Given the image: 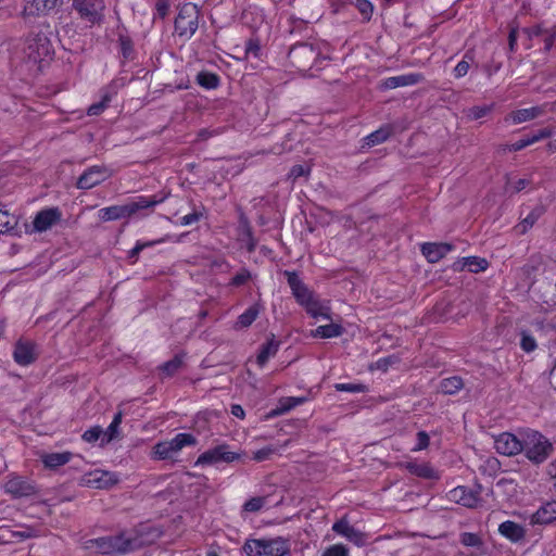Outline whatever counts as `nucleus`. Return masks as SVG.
<instances>
[{
  "label": "nucleus",
  "mask_w": 556,
  "mask_h": 556,
  "mask_svg": "<svg viewBox=\"0 0 556 556\" xmlns=\"http://www.w3.org/2000/svg\"><path fill=\"white\" fill-rule=\"evenodd\" d=\"M84 549L102 555H123L139 549L142 546L140 538L132 532H121L116 535L85 540Z\"/></svg>",
  "instance_id": "nucleus-1"
},
{
  "label": "nucleus",
  "mask_w": 556,
  "mask_h": 556,
  "mask_svg": "<svg viewBox=\"0 0 556 556\" xmlns=\"http://www.w3.org/2000/svg\"><path fill=\"white\" fill-rule=\"evenodd\" d=\"M167 194H154L151 197H137L124 205H113L103 207L99 211V217L103 222H111L122 218H130L132 216L146 217L149 215L147 211L152 212L155 205L163 203Z\"/></svg>",
  "instance_id": "nucleus-2"
},
{
  "label": "nucleus",
  "mask_w": 556,
  "mask_h": 556,
  "mask_svg": "<svg viewBox=\"0 0 556 556\" xmlns=\"http://www.w3.org/2000/svg\"><path fill=\"white\" fill-rule=\"evenodd\" d=\"M53 53V46L47 33L31 31L25 38L23 62L30 73H38L42 64L52 59Z\"/></svg>",
  "instance_id": "nucleus-3"
},
{
  "label": "nucleus",
  "mask_w": 556,
  "mask_h": 556,
  "mask_svg": "<svg viewBox=\"0 0 556 556\" xmlns=\"http://www.w3.org/2000/svg\"><path fill=\"white\" fill-rule=\"evenodd\" d=\"M325 60L326 58L321 55L320 46L311 41L293 45L288 53L290 66L304 75L313 70L320 71Z\"/></svg>",
  "instance_id": "nucleus-4"
},
{
  "label": "nucleus",
  "mask_w": 556,
  "mask_h": 556,
  "mask_svg": "<svg viewBox=\"0 0 556 556\" xmlns=\"http://www.w3.org/2000/svg\"><path fill=\"white\" fill-rule=\"evenodd\" d=\"M247 556H285L290 551L288 540L283 538L247 540L243 545Z\"/></svg>",
  "instance_id": "nucleus-5"
},
{
  "label": "nucleus",
  "mask_w": 556,
  "mask_h": 556,
  "mask_svg": "<svg viewBox=\"0 0 556 556\" xmlns=\"http://www.w3.org/2000/svg\"><path fill=\"white\" fill-rule=\"evenodd\" d=\"M523 452L533 463H543L553 450L552 443L536 431L527 432L523 440Z\"/></svg>",
  "instance_id": "nucleus-6"
},
{
  "label": "nucleus",
  "mask_w": 556,
  "mask_h": 556,
  "mask_svg": "<svg viewBox=\"0 0 556 556\" xmlns=\"http://www.w3.org/2000/svg\"><path fill=\"white\" fill-rule=\"evenodd\" d=\"M200 12L195 4L185 3L179 8L175 18V30L179 37L190 39L199 27Z\"/></svg>",
  "instance_id": "nucleus-7"
},
{
  "label": "nucleus",
  "mask_w": 556,
  "mask_h": 556,
  "mask_svg": "<svg viewBox=\"0 0 556 556\" xmlns=\"http://www.w3.org/2000/svg\"><path fill=\"white\" fill-rule=\"evenodd\" d=\"M195 438L190 433H178L169 441L157 443L153 448V455L157 459L170 458L187 445H194Z\"/></svg>",
  "instance_id": "nucleus-8"
},
{
  "label": "nucleus",
  "mask_w": 556,
  "mask_h": 556,
  "mask_svg": "<svg viewBox=\"0 0 556 556\" xmlns=\"http://www.w3.org/2000/svg\"><path fill=\"white\" fill-rule=\"evenodd\" d=\"M240 458V454L229 451L227 444H220L202 453L197 462V466H210L217 463H232Z\"/></svg>",
  "instance_id": "nucleus-9"
},
{
  "label": "nucleus",
  "mask_w": 556,
  "mask_h": 556,
  "mask_svg": "<svg viewBox=\"0 0 556 556\" xmlns=\"http://www.w3.org/2000/svg\"><path fill=\"white\" fill-rule=\"evenodd\" d=\"M73 8L83 20L96 24L103 17L105 2L104 0H73Z\"/></svg>",
  "instance_id": "nucleus-10"
},
{
  "label": "nucleus",
  "mask_w": 556,
  "mask_h": 556,
  "mask_svg": "<svg viewBox=\"0 0 556 556\" xmlns=\"http://www.w3.org/2000/svg\"><path fill=\"white\" fill-rule=\"evenodd\" d=\"M118 482L116 473L100 469L86 472L79 478V485L92 489H108Z\"/></svg>",
  "instance_id": "nucleus-11"
},
{
  "label": "nucleus",
  "mask_w": 556,
  "mask_h": 556,
  "mask_svg": "<svg viewBox=\"0 0 556 556\" xmlns=\"http://www.w3.org/2000/svg\"><path fill=\"white\" fill-rule=\"evenodd\" d=\"M14 361L23 366L34 363L38 357V348L36 343L28 339H20L15 343L13 352Z\"/></svg>",
  "instance_id": "nucleus-12"
},
{
  "label": "nucleus",
  "mask_w": 556,
  "mask_h": 556,
  "mask_svg": "<svg viewBox=\"0 0 556 556\" xmlns=\"http://www.w3.org/2000/svg\"><path fill=\"white\" fill-rule=\"evenodd\" d=\"M494 447L497 453L506 456L517 455L523 450L522 441L509 432L498 434L494 439Z\"/></svg>",
  "instance_id": "nucleus-13"
},
{
  "label": "nucleus",
  "mask_w": 556,
  "mask_h": 556,
  "mask_svg": "<svg viewBox=\"0 0 556 556\" xmlns=\"http://www.w3.org/2000/svg\"><path fill=\"white\" fill-rule=\"evenodd\" d=\"M283 274L287 277L293 296L300 305L303 306L315 296L295 271L286 270Z\"/></svg>",
  "instance_id": "nucleus-14"
},
{
  "label": "nucleus",
  "mask_w": 556,
  "mask_h": 556,
  "mask_svg": "<svg viewBox=\"0 0 556 556\" xmlns=\"http://www.w3.org/2000/svg\"><path fill=\"white\" fill-rule=\"evenodd\" d=\"M451 502L465 506L467 508H477L481 505V500L478 493L466 486H457L451 490L447 494Z\"/></svg>",
  "instance_id": "nucleus-15"
},
{
  "label": "nucleus",
  "mask_w": 556,
  "mask_h": 556,
  "mask_svg": "<svg viewBox=\"0 0 556 556\" xmlns=\"http://www.w3.org/2000/svg\"><path fill=\"white\" fill-rule=\"evenodd\" d=\"M62 214L58 207L45 208L38 212L33 220L34 230L43 232L61 220Z\"/></svg>",
  "instance_id": "nucleus-16"
},
{
  "label": "nucleus",
  "mask_w": 556,
  "mask_h": 556,
  "mask_svg": "<svg viewBox=\"0 0 556 556\" xmlns=\"http://www.w3.org/2000/svg\"><path fill=\"white\" fill-rule=\"evenodd\" d=\"M106 169L101 166H91L86 169L77 180V188L88 190L106 179Z\"/></svg>",
  "instance_id": "nucleus-17"
},
{
  "label": "nucleus",
  "mask_w": 556,
  "mask_h": 556,
  "mask_svg": "<svg viewBox=\"0 0 556 556\" xmlns=\"http://www.w3.org/2000/svg\"><path fill=\"white\" fill-rule=\"evenodd\" d=\"M25 5L23 13L25 16L48 15L55 10L62 0H24Z\"/></svg>",
  "instance_id": "nucleus-18"
},
{
  "label": "nucleus",
  "mask_w": 556,
  "mask_h": 556,
  "mask_svg": "<svg viewBox=\"0 0 556 556\" xmlns=\"http://www.w3.org/2000/svg\"><path fill=\"white\" fill-rule=\"evenodd\" d=\"M332 530L344 538H346L350 542L355 545H364L366 542V535L355 529L353 526L349 523L346 519H340L332 525Z\"/></svg>",
  "instance_id": "nucleus-19"
},
{
  "label": "nucleus",
  "mask_w": 556,
  "mask_h": 556,
  "mask_svg": "<svg viewBox=\"0 0 556 556\" xmlns=\"http://www.w3.org/2000/svg\"><path fill=\"white\" fill-rule=\"evenodd\" d=\"M307 400V395L281 397L277 406L266 414L265 419H271L277 416L283 415L291 410L292 408L305 403Z\"/></svg>",
  "instance_id": "nucleus-20"
},
{
  "label": "nucleus",
  "mask_w": 556,
  "mask_h": 556,
  "mask_svg": "<svg viewBox=\"0 0 556 556\" xmlns=\"http://www.w3.org/2000/svg\"><path fill=\"white\" fill-rule=\"evenodd\" d=\"M424 80L422 74L419 73H410L405 75L392 76L386 78L381 83V88L383 89H395L399 87L413 86L419 84Z\"/></svg>",
  "instance_id": "nucleus-21"
},
{
  "label": "nucleus",
  "mask_w": 556,
  "mask_h": 556,
  "mask_svg": "<svg viewBox=\"0 0 556 556\" xmlns=\"http://www.w3.org/2000/svg\"><path fill=\"white\" fill-rule=\"evenodd\" d=\"M452 250L453 247L450 243L427 242L421 245V252L430 263L439 262Z\"/></svg>",
  "instance_id": "nucleus-22"
},
{
  "label": "nucleus",
  "mask_w": 556,
  "mask_h": 556,
  "mask_svg": "<svg viewBox=\"0 0 556 556\" xmlns=\"http://www.w3.org/2000/svg\"><path fill=\"white\" fill-rule=\"evenodd\" d=\"M489 267V262L483 257L468 256L456 261L453 264L454 270H464L467 268L470 273H481Z\"/></svg>",
  "instance_id": "nucleus-23"
},
{
  "label": "nucleus",
  "mask_w": 556,
  "mask_h": 556,
  "mask_svg": "<svg viewBox=\"0 0 556 556\" xmlns=\"http://www.w3.org/2000/svg\"><path fill=\"white\" fill-rule=\"evenodd\" d=\"M556 520V502L542 505L531 517L534 525H547Z\"/></svg>",
  "instance_id": "nucleus-24"
},
{
  "label": "nucleus",
  "mask_w": 556,
  "mask_h": 556,
  "mask_svg": "<svg viewBox=\"0 0 556 556\" xmlns=\"http://www.w3.org/2000/svg\"><path fill=\"white\" fill-rule=\"evenodd\" d=\"M5 491L15 497H23L31 494L33 488L20 477H14L7 481Z\"/></svg>",
  "instance_id": "nucleus-25"
},
{
  "label": "nucleus",
  "mask_w": 556,
  "mask_h": 556,
  "mask_svg": "<svg viewBox=\"0 0 556 556\" xmlns=\"http://www.w3.org/2000/svg\"><path fill=\"white\" fill-rule=\"evenodd\" d=\"M498 532L513 542H518L525 536V529L510 520L502 522L498 527Z\"/></svg>",
  "instance_id": "nucleus-26"
},
{
  "label": "nucleus",
  "mask_w": 556,
  "mask_h": 556,
  "mask_svg": "<svg viewBox=\"0 0 556 556\" xmlns=\"http://www.w3.org/2000/svg\"><path fill=\"white\" fill-rule=\"evenodd\" d=\"M406 468L408 471L419 478L435 480L439 479V473L427 463H408Z\"/></svg>",
  "instance_id": "nucleus-27"
},
{
  "label": "nucleus",
  "mask_w": 556,
  "mask_h": 556,
  "mask_svg": "<svg viewBox=\"0 0 556 556\" xmlns=\"http://www.w3.org/2000/svg\"><path fill=\"white\" fill-rule=\"evenodd\" d=\"M394 132V126L391 124L382 125L379 129L372 131L366 137V143L374 147L387 141Z\"/></svg>",
  "instance_id": "nucleus-28"
},
{
  "label": "nucleus",
  "mask_w": 556,
  "mask_h": 556,
  "mask_svg": "<svg viewBox=\"0 0 556 556\" xmlns=\"http://www.w3.org/2000/svg\"><path fill=\"white\" fill-rule=\"evenodd\" d=\"M279 349V341L273 336L266 343L262 344L256 356V362L263 366L270 357L275 356Z\"/></svg>",
  "instance_id": "nucleus-29"
},
{
  "label": "nucleus",
  "mask_w": 556,
  "mask_h": 556,
  "mask_svg": "<svg viewBox=\"0 0 556 556\" xmlns=\"http://www.w3.org/2000/svg\"><path fill=\"white\" fill-rule=\"evenodd\" d=\"M71 452L49 453L41 456V460L47 468L55 469L67 464L72 459Z\"/></svg>",
  "instance_id": "nucleus-30"
},
{
  "label": "nucleus",
  "mask_w": 556,
  "mask_h": 556,
  "mask_svg": "<svg viewBox=\"0 0 556 556\" xmlns=\"http://www.w3.org/2000/svg\"><path fill=\"white\" fill-rule=\"evenodd\" d=\"M114 94L115 90L113 88L103 89L101 100L99 102L91 104L87 110V114L90 116L101 114L104 111V109L108 108Z\"/></svg>",
  "instance_id": "nucleus-31"
},
{
  "label": "nucleus",
  "mask_w": 556,
  "mask_h": 556,
  "mask_svg": "<svg viewBox=\"0 0 556 556\" xmlns=\"http://www.w3.org/2000/svg\"><path fill=\"white\" fill-rule=\"evenodd\" d=\"M307 314L314 318L321 317L324 319H331L329 307L320 303L315 296L303 305Z\"/></svg>",
  "instance_id": "nucleus-32"
},
{
  "label": "nucleus",
  "mask_w": 556,
  "mask_h": 556,
  "mask_svg": "<svg viewBox=\"0 0 556 556\" xmlns=\"http://www.w3.org/2000/svg\"><path fill=\"white\" fill-rule=\"evenodd\" d=\"M543 208L541 206L534 207L528 216H526L517 226L516 229L518 233L525 235L542 216Z\"/></svg>",
  "instance_id": "nucleus-33"
},
{
  "label": "nucleus",
  "mask_w": 556,
  "mask_h": 556,
  "mask_svg": "<svg viewBox=\"0 0 556 556\" xmlns=\"http://www.w3.org/2000/svg\"><path fill=\"white\" fill-rule=\"evenodd\" d=\"M343 332L342 326L338 324H329L317 327L313 331V337L315 338H337L341 336Z\"/></svg>",
  "instance_id": "nucleus-34"
},
{
  "label": "nucleus",
  "mask_w": 556,
  "mask_h": 556,
  "mask_svg": "<svg viewBox=\"0 0 556 556\" xmlns=\"http://www.w3.org/2000/svg\"><path fill=\"white\" fill-rule=\"evenodd\" d=\"M261 312V306L258 304L251 305L248 309H245L241 315H239L237 320V326L241 328H247L257 318Z\"/></svg>",
  "instance_id": "nucleus-35"
},
{
  "label": "nucleus",
  "mask_w": 556,
  "mask_h": 556,
  "mask_svg": "<svg viewBox=\"0 0 556 556\" xmlns=\"http://www.w3.org/2000/svg\"><path fill=\"white\" fill-rule=\"evenodd\" d=\"M123 414L122 412H118L115 414L112 422L109 425V427L103 430V438H102V444L110 443L112 440L117 438L118 435V428L122 424Z\"/></svg>",
  "instance_id": "nucleus-36"
},
{
  "label": "nucleus",
  "mask_w": 556,
  "mask_h": 556,
  "mask_svg": "<svg viewBox=\"0 0 556 556\" xmlns=\"http://www.w3.org/2000/svg\"><path fill=\"white\" fill-rule=\"evenodd\" d=\"M197 83L205 89H215L219 85V77L211 72H199L195 78Z\"/></svg>",
  "instance_id": "nucleus-37"
},
{
  "label": "nucleus",
  "mask_w": 556,
  "mask_h": 556,
  "mask_svg": "<svg viewBox=\"0 0 556 556\" xmlns=\"http://www.w3.org/2000/svg\"><path fill=\"white\" fill-rule=\"evenodd\" d=\"M241 226H242V235L243 241L245 242V247L248 252H253L257 245V241L253 236L252 228L245 217H241Z\"/></svg>",
  "instance_id": "nucleus-38"
},
{
  "label": "nucleus",
  "mask_w": 556,
  "mask_h": 556,
  "mask_svg": "<svg viewBox=\"0 0 556 556\" xmlns=\"http://www.w3.org/2000/svg\"><path fill=\"white\" fill-rule=\"evenodd\" d=\"M182 366V356L181 355H175L172 359L164 363L160 370L163 372L162 378H169L172 377L180 367Z\"/></svg>",
  "instance_id": "nucleus-39"
},
{
  "label": "nucleus",
  "mask_w": 556,
  "mask_h": 556,
  "mask_svg": "<svg viewBox=\"0 0 556 556\" xmlns=\"http://www.w3.org/2000/svg\"><path fill=\"white\" fill-rule=\"evenodd\" d=\"M17 225V218L15 215L8 211L0 210V233H5L14 229Z\"/></svg>",
  "instance_id": "nucleus-40"
},
{
  "label": "nucleus",
  "mask_w": 556,
  "mask_h": 556,
  "mask_svg": "<svg viewBox=\"0 0 556 556\" xmlns=\"http://www.w3.org/2000/svg\"><path fill=\"white\" fill-rule=\"evenodd\" d=\"M354 4L361 13L363 21L369 22L374 13L372 3L369 0H355Z\"/></svg>",
  "instance_id": "nucleus-41"
},
{
  "label": "nucleus",
  "mask_w": 556,
  "mask_h": 556,
  "mask_svg": "<svg viewBox=\"0 0 556 556\" xmlns=\"http://www.w3.org/2000/svg\"><path fill=\"white\" fill-rule=\"evenodd\" d=\"M473 61V58L472 55H470L469 52H467L465 55H464V59L457 63V65L454 67V76L456 78H460V77H464L469 68H470V62Z\"/></svg>",
  "instance_id": "nucleus-42"
},
{
  "label": "nucleus",
  "mask_w": 556,
  "mask_h": 556,
  "mask_svg": "<svg viewBox=\"0 0 556 556\" xmlns=\"http://www.w3.org/2000/svg\"><path fill=\"white\" fill-rule=\"evenodd\" d=\"M121 53L124 59L129 60L134 58V43L127 36H119L118 38Z\"/></svg>",
  "instance_id": "nucleus-43"
},
{
  "label": "nucleus",
  "mask_w": 556,
  "mask_h": 556,
  "mask_svg": "<svg viewBox=\"0 0 556 556\" xmlns=\"http://www.w3.org/2000/svg\"><path fill=\"white\" fill-rule=\"evenodd\" d=\"M264 504H265V497L256 496V497H252L249 501H247L243 504L242 509H243V511H247V513H256L262 509Z\"/></svg>",
  "instance_id": "nucleus-44"
},
{
  "label": "nucleus",
  "mask_w": 556,
  "mask_h": 556,
  "mask_svg": "<svg viewBox=\"0 0 556 556\" xmlns=\"http://www.w3.org/2000/svg\"><path fill=\"white\" fill-rule=\"evenodd\" d=\"M251 271L247 268H241L240 271L232 277L229 285L232 287H240L245 285L249 280H251Z\"/></svg>",
  "instance_id": "nucleus-45"
},
{
  "label": "nucleus",
  "mask_w": 556,
  "mask_h": 556,
  "mask_svg": "<svg viewBox=\"0 0 556 556\" xmlns=\"http://www.w3.org/2000/svg\"><path fill=\"white\" fill-rule=\"evenodd\" d=\"M459 541L465 546L478 547L482 544L481 538L471 532H464L459 536Z\"/></svg>",
  "instance_id": "nucleus-46"
},
{
  "label": "nucleus",
  "mask_w": 556,
  "mask_h": 556,
  "mask_svg": "<svg viewBox=\"0 0 556 556\" xmlns=\"http://www.w3.org/2000/svg\"><path fill=\"white\" fill-rule=\"evenodd\" d=\"M507 119H510L514 124H521V123H525L528 121H532L528 109H520V110L511 112L506 117V121Z\"/></svg>",
  "instance_id": "nucleus-47"
},
{
  "label": "nucleus",
  "mask_w": 556,
  "mask_h": 556,
  "mask_svg": "<svg viewBox=\"0 0 556 556\" xmlns=\"http://www.w3.org/2000/svg\"><path fill=\"white\" fill-rule=\"evenodd\" d=\"M204 214V207L194 208L192 213L187 214L180 218L179 224L181 226H188L192 225L200 220L201 217H203Z\"/></svg>",
  "instance_id": "nucleus-48"
},
{
  "label": "nucleus",
  "mask_w": 556,
  "mask_h": 556,
  "mask_svg": "<svg viewBox=\"0 0 556 556\" xmlns=\"http://www.w3.org/2000/svg\"><path fill=\"white\" fill-rule=\"evenodd\" d=\"M399 362V358L394 355H390L388 357H383L378 359L375 364L370 366L371 370H383L386 371L390 365H393Z\"/></svg>",
  "instance_id": "nucleus-49"
},
{
  "label": "nucleus",
  "mask_w": 556,
  "mask_h": 556,
  "mask_svg": "<svg viewBox=\"0 0 556 556\" xmlns=\"http://www.w3.org/2000/svg\"><path fill=\"white\" fill-rule=\"evenodd\" d=\"M102 438H103V430L100 427H92V428L86 430L83 434V439L89 443H93L98 440L102 441Z\"/></svg>",
  "instance_id": "nucleus-50"
},
{
  "label": "nucleus",
  "mask_w": 556,
  "mask_h": 556,
  "mask_svg": "<svg viewBox=\"0 0 556 556\" xmlns=\"http://www.w3.org/2000/svg\"><path fill=\"white\" fill-rule=\"evenodd\" d=\"M321 556H349V549L343 544H333L327 547Z\"/></svg>",
  "instance_id": "nucleus-51"
},
{
  "label": "nucleus",
  "mask_w": 556,
  "mask_h": 556,
  "mask_svg": "<svg viewBox=\"0 0 556 556\" xmlns=\"http://www.w3.org/2000/svg\"><path fill=\"white\" fill-rule=\"evenodd\" d=\"M276 453V448L273 446H265L253 453L252 458L256 462H264L269 459Z\"/></svg>",
  "instance_id": "nucleus-52"
},
{
  "label": "nucleus",
  "mask_w": 556,
  "mask_h": 556,
  "mask_svg": "<svg viewBox=\"0 0 556 556\" xmlns=\"http://www.w3.org/2000/svg\"><path fill=\"white\" fill-rule=\"evenodd\" d=\"M529 185H530V180L525 179V178L518 179L514 184H510L509 181H507L505 191L509 192L510 194L518 193L521 190H523L526 187H528Z\"/></svg>",
  "instance_id": "nucleus-53"
},
{
  "label": "nucleus",
  "mask_w": 556,
  "mask_h": 556,
  "mask_svg": "<svg viewBox=\"0 0 556 556\" xmlns=\"http://www.w3.org/2000/svg\"><path fill=\"white\" fill-rule=\"evenodd\" d=\"M520 345L525 352L529 353L536 349V341L531 334L522 332Z\"/></svg>",
  "instance_id": "nucleus-54"
},
{
  "label": "nucleus",
  "mask_w": 556,
  "mask_h": 556,
  "mask_svg": "<svg viewBox=\"0 0 556 556\" xmlns=\"http://www.w3.org/2000/svg\"><path fill=\"white\" fill-rule=\"evenodd\" d=\"M429 435L427 432L425 431H419L417 433V443L416 445L414 446L413 451H421V450H425L426 447H428L429 445Z\"/></svg>",
  "instance_id": "nucleus-55"
},
{
  "label": "nucleus",
  "mask_w": 556,
  "mask_h": 556,
  "mask_svg": "<svg viewBox=\"0 0 556 556\" xmlns=\"http://www.w3.org/2000/svg\"><path fill=\"white\" fill-rule=\"evenodd\" d=\"M545 38H544V43H545V51H549L556 40V26L553 27L552 29H546L545 33Z\"/></svg>",
  "instance_id": "nucleus-56"
},
{
  "label": "nucleus",
  "mask_w": 556,
  "mask_h": 556,
  "mask_svg": "<svg viewBox=\"0 0 556 556\" xmlns=\"http://www.w3.org/2000/svg\"><path fill=\"white\" fill-rule=\"evenodd\" d=\"M336 387H337L338 391H343V392L356 393V392L366 391L365 384H336Z\"/></svg>",
  "instance_id": "nucleus-57"
},
{
  "label": "nucleus",
  "mask_w": 556,
  "mask_h": 556,
  "mask_svg": "<svg viewBox=\"0 0 556 556\" xmlns=\"http://www.w3.org/2000/svg\"><path fill=\"white\" fill-rule=\"evenodd\" d=\"M531 144H533L531 137L527 136L520 140L514 142L513 144H510L508 147V149H509V151L516 152V151H520Z\"/></svg>",
  "instance_id": "nucleus-58"
},
{
  "label": "nucleus",
  "mask_w": 556,
  "mask_h": 556,
  "mask_svg": "<svg viewBox=\"0 0 556 556\" xmlns=\"http://www.w3.org/2000/svg\"><path fill=\"white\" fill-rule=\"evenodd\" d=\"M37 536V532L33 528H26L24 531H13L12 538L18 539V540H26L30 538Z\"/></svg>",
  "instance_id": "nucleus-59"
},
{
  "label": "nucleus",
  "mask_w": 556,
  "mask_h": 556,
  "mask_svg": "<svg viewBox=\"0 0 556 556\" xmlns=\"http://www.w3.org/2000/svg\"><path fill=\"white\" fill-rule=\"evenodd\" d=\"M552 136V130L548 129V128H544V129H540L538 130L535 134L531 135V140L533 143L542 140V139H546V138H549Z\"/></svg>",
  "instance_id": "nucleus-60"
},
{
  "label": "nucleus",
  "mask_w": 556,
  "mask_h": 556,
  "mask_svg": "<svg viewBox=\"0 0 556 556\" xmlns=\"http://www.w3.org/2000/svg\"><path fill=\"white\" fill-rule=\"evenodd\" d=\"M490 111V106H476L471 109V115L475 119H478L485 116Z\"/></svg>",
  "instance_id": "nucleus-61"
},
{
  "label": "nucleus",
  "mask_w": 556,
  "mask_h": 556,
  "mask_svg": "<svg viewBox=\"0 0 556 556\" xmlns=\"http://www.w3.org/2000/svg\"><path fill=\"white\" fill-rule=\"evenodd\" d=\"M308 170L303 165H294L290 170V177L298 179L299 177L305 176Z\"/></svg>",
  "instance_id": "nucleus-62"
},
{
  "label": "nucleus",
  "mask_w": 556,
  "mask_h": 556,
  "mask_svg": "<svg viewBox=\"0 0 556 556\" xmlns=\"http://www.w3.org/2000/svg\"><path fill=\"white\" fill-rule=\"evenodd\" d=\"M546 29H544L541 25H535L531 28L525 29V31L528 34L529 38L532 37H539L541 35H544Z\"/></svg>",
  "instance_id": "nucleus-63"
},
{
  "label": "nucleus",
  "mask_w": 556,
  "mask_h": 556,
  "mask_svg": "<svg viewBox=\"0 0 556 556\" xmlns=\"http://www.w3.org/2000/svg\"><path fill=\"white\" fill-rule=\"evenodd\" d=\"M517 28H511L508 35V46L510 51H515L517 45Z\"/></svg>",
  "instance_id": "nucleus-64"
}]
</instances>
